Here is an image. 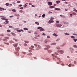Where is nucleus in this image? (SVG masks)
<instances>
[{"label": "nucleus", "instance_id": "obj_10", "mask_svg": "<svg viewBox=\"0 0 77 77\" xmlns=\"http://www.w3.org/2000/svg\"><path fill=\"white\" fill-rule=\"evenodd\" d=\"M1 20H8V19H6L5 18H2Z\"/></svg>", "mask_w": 77, "mask_h": 77}, {"label": "nucleus", "instance_id": "obj_43", "mask_svg": "<svg viewBox=\"0 0 77 77\" xmlns=\"http://www.w3.org/2000/svg\"><path fill=\"white\" fill-rule=\"evenodd\" d=\"M14 40H15L16 42H17L18 41V40L14 38Z\"/></svg>", "mask_w": 77, "mask_h": 77}, {"label": "nucleus", "instance_id": "obj_64", "mask_svg": "<svg viewBox=\"0 0 77 77\" xmlns=\"http://www.w3.org/2000/svg\"><path fill=\"white\" fill-rule=\"evenodd\" d=\"M20 30V32H21V31L22 32H24V31L23 29H21Z\"/></svg>", "mask_w": 77, "mask_h": 77}, {"label": "nucleus", "instance_id": "obj_33", "mask_svg": "<svg viewBox=\"0 0 77 77\" xmlns=\"http://www.w3.org/2000/svg\"><path fill=\"white\" fill-rule=\"evenodd\" d=\"M7 32H11V30H7Z\"/></svg>", "mask_w": 77, "mask_h": 77}, {"label": "nucleus", "instance_id": "obj_35", "mask_svg": "<svg viewBox=\"0 0 77 77\" xmlns=\"http://www.w3.org/2000/svg\"><path fill=\"white\" fill-rule=\"evenodd\" d=\"M12 35H13V36H15V33H12Z\"/></svg>", "mask_w": 77, "mask_h": 77}, {"label": "nucleus", "instance_id": "obj_8", "mask_svg": "<svg viewBox=\"0 0 77 77\" xmlns=\"http://www.w3.org/2000/svg\"><path fill=\"white\" fill-rule=\"evenodd\" d=\"M17 45H18V44H13V46H14V47H17Z\"/></svg>", "mask_w": 77, "mask_h": 77}, {"label": "nucleus", "instance_id": "obj_49", "mask_svg": "<svg viewBox=\"0 0 77 77\" xmlns=\"http://www.w3.org/2000/svg\"><path fill=\"white\" fill-rule=\"evenodd\" d=\"M5 44H7V45H9V44L8 43H4Z\"/></svg>", "mask_w": 77, "mask_h": 77}, {"label": "nucleus", "instance_id": "obj_56", "mask_svg": "<svg viewBox=\"0 0 77 77\" xmlns=\"http://www.w3.org/2000/svg\"><path fill=\"white\" fill-rule=\"evenodd\" d=\"M28 33H31V31H29Z\"/></svg>", "mask_w": 77, "mask_h": 77}, {"label": "nucleus", "instance_id": "obj_63", "mask_svg": "<svg viewBox=\"0 0 77 77\" xmlns=\"http://www.w3.org/2000/svg\"><path fill=\"white\" fill-rule=\"evenodd\" d=\"M42 35H44V36H45V34H44V33H43Z\"/></svg>", "mask_w": 77, "mask_h": 77}, {"label": "nucleus", "instance_id": "obj_7", "mask_svg": "<svg viewBox=\"0 0 77 77\" xmlns=\"http://www.w3.org/2000/svg\"><path fill=\"white\" fill-rule=\"evenodd\" d=\"M38 48H37V50H39V49H41V46H39V45H38Z\"/></svg>", "mask_w": 77, "mask_h": 77}, {"label": "nucleus", "instance_id": "obj_11", "mask_svg": "<svg viewBox=\"0 0 77 77\" xmlns=\"http://www.w3.org/2000/svg\"><path fill=\"white\" fill-rule=\"evenodd\" d=\"M48 51V53H51L52 51L51 50H49Z\"/></svg>", "mask_w": 77, "mask_h": 77}, {"label": "nucleus", "instance_id": "obj_36", "mask_svg": "<svg viewBox=\"0 0 77 77\" xmlns=\"http://www.w3.org/2000/svg\"><path fill=\"white\" fill-rule=\"evenodd\" d=\"M17 3H21V2H20V1H19L17 2Z\"/></svg>", "mask_w": 77, "mask_h": 77}, {"label": "nucleus", "instance_id": "obj_21", "mask_svg": "<svg viewBox=\"0 0 77 77\" xmlns=\"http://www.w3.org/2000/svg\"><path fill=\"white\" fill-rule=\"evenodd\" d=\"M77 38H75L73 39L74 41V42H76L77 41Z\"/></svg>", "mask_w": 77, "mask_h": 77}, {"label": "nucleus", "instance_id": "obj_53", "mask_svg": "<svg viewBox=\"0 0 77 77\" xmlns=\"http://www.w3.org/2000/svg\"><path fill=\"white\" fill-rule=\"evenodd\" d=\"M51 13H52V12H51V11H49L48 12V13L49 14H51Z\"/></svg>", "mask_w": 77, "mask_h": 77}, {"label": "nucleus", "instance_id": "obj_57", "mask_svg": "<svg viewBox=\"0 0 77 77\" xmlns=\"http://www.w3.org/2000/svg\"><path fill=\"white\" fill-rule=\"evenodd\" d=\"M23 6V5H19V6H20V7H21V6Z\"/></svg>", "mask_w": 77, "mask_h": 77}, {"label": "nucleus", "instance_id": "obj_34", "mask_svg": "<svg viewBox=\"0 0 77 77\" xmlns=\"http://www.w3.org/2000/svg\"><path fill=\"white\" fill-rule=\"evenodd\" d=\"M29 53H32V51L29 50Z\"/></svg>", "mask_w": 77, "mask_h": 77}, {"label": "nucleus", "instance_id": "obj_45", "mask_svg": "<svg viewBox=\"0 0 77 77\" xmlns=\"http://www.w3.org/2000/svg\"><path fill=\"white\" fill-rule=\"evenodd\" d=\"M55 54H56V55H58V54H57V52H55Z\"/></svg>", "mask_w": 77, "mask_h": 77}, {"label": "nucleus", "instance_id": "obj_55", "mask_svg": "<svg viewBox=\"0 0 77 77\" xmlns=\"http://www.w3.org/2000/svg\"><path fill=\"white\" fill-rule=\"evenodd\" d=\"M45 50H48V48H45Z\"/></svg>", "mask_w": 77, "mask_h": 77}, {"label": "nucleus", "instance_id": "obj_48", "mask_svg": "<svg viewBox=\"0 0 77 77\" xmlns=\"http://www.w3.org/2000/svg\"><path fill=\"white\" fill-rule=\"evenodd\" d=\"M34 34H35V35H38V33L36 32H34Z\"/></svg>", "mask_w": 77, "mask_h": 77}, {"label": "nucleus", "instance_id": "obj_9", "mask_svg": "<svg viewBox=\"0 0 77 77\" xmlns=\"http://www.w3.org/2000/svg\"><path fill=\"white\" fill-rule=\"evenodd\" d=\"M55 10H57V11H60V9L56 8H54Z\"/></svg>", "mask_w": 77, "mask_h": 77}, {"label": "nucleus", "instance_id": "obj_47", "mask_svg": "<svg viewBox=\"0 0 77 77\" xmlns=\"http://www.w3.org/2000/svg\"><path fill=\"white\" fill-rule=\"evenodd\" d=\"M5 38H7V39H9V37H5Z\"/></svg>", "mask_w": 77, "mask_h": 77}, {"label": "nucleus", "instance_id": "obj_13", "mask_svg": "<svg viewBox=\"0 0 77 77\" xmlns=\"http://www.w3.org/2000/svg\"><path fill=\"white\" fill-rule=\"evenodd\" d=\"M56 43H51V45H56Z\"/></svg>", "mask_w": 77, "mask_h": 77}, {"label": "nucleus", "instance_id": "obj_51", "mask_svg": "<svg viewBox=\"0 0 77 77\" xmlns=\"http://www.w3.org/2000/svg\"><path fill=\"white\" fill-rule=\"evenodd\" d=\"M5 22H6V23H9V21L8 20H6L5 21Z\"/></svg>", "mask_w": 77, "mask_h": 77}, {"label": "nucleus", "instance_id": "obj_25", "mask_svg": "<svg viewBox=\"0 0 77 77\" xmlns=\"http://www.w3.org/2000/svg\"><path fill=\"white\" fill-rule=\"evenodd\" d=\"M57 49H58V50H60V47H57Z\"/></svg>", "mask_w": 77, "mask_h": 77}, {"label": "nucleus", "instance_id": "obj_16", "mask_svg": "<svg viewBox=\"0 0 77 77\" xmlns=\"http://www.w3.org/2000/svg\"><path fill=\"white\" fill-rule=\"evenodd\" d=\"M50 8H55V7L53 6H50L49 7Z\"/></svg>", "mask_w": 77, "mask_h": 77}, {"label": "nucleus", "instance_id": "obj_39", "mask_svg": "<svg viewBox=\"0 0 77 77\" xmlns=\"http://www.w3.org/2000/svg\"><path fill=\"white\" fill-rule=\"evenodd\" d=\"M10 18H12V17H14V16H10L9 17Z\"/></svg>", "mask_w": 77, "mask_h": 77}, {"label": "nucleus", "instance_id": "obj_29", "mask_svg": "<svg viewBox=\"0 0 77 77\" xmlns=\"http://www.w3.org/2000/svg\"><path fill=\"white\" fill-rule=\"evenodd\" d=\"M12 11H13V12H16V11L15 9L12 10Z\"/></svg>", "mask_w": 77, "mask_h": 77}, {"label": "nucleus", "instance_id": "obj_5", "mask_svg": "<svg viewBox=\"0 0 77 77\" xmlns=\"http://www.w3.org/2000/svg\"><path fill=\"white\" fill-rule=\"evenodd\" d=\"M48 5L49 6H51L52 5V2H48Z\"/></svg>", "mask_w": 77, "mask_h": 77}, {"label": "nucleus", "instance_id": "obj_26", "mask_svg": "<svg viewBox=\"0 0 77 77\" xmlns=\"http://www.w3.org/2000/svg\"><path fill=\"white\" fill-rule=\"evenodd\" d=\"M73 47H75V48H77V46L76 45H74Z\"/></svg>", "mask_w": 77, "mask_h": 77}, {"label": "nucleus", "instance_id": "obj_19", "mask_svg": "<svg viewBox=\"0 0 77 77\" xmlns=\"http://www.w3.org/2000/svg\"><path fill=\"white\" fill-rule=\"evenodd\" d=\"M53 35H54V36H57V35H56V34L55 33H54L53 34Z\"/></svg>", "mask_w": 77, "mask_h": 77}, {"label": "nucleus", "instance_id": "obj_24", "mask_svg": "<svg viewBox=\"0 0 77 77\" xmlns=\"http://www.w3.org/2000/svg\"><path fill=\"white\" fill-rule=\"evenodd\" d=\"M6 6H9V4L8 3H7L5 4Z\"/></svg>", "mask_w": 77, "mask_h": 77}, {"label": "nucleus", "instance_id": "obj_28", "mask_svg": "<svg viewBox=\"0 0 77 77\" xmlns=\"http://www.w3.org/2000/svg\"><path fill=\"white\" fill-rule=\"evenodd\" d=\"M45 14H43L42 16V17H45Z\"/></svg>", "mask_w": 77, "mask_h": 77}, {"label": "nucleus", "instance_id": "obj_42", "mask_svg": "<svg viewBox=\"0 0 77 77\" xmlns=\"http://www.w3.org/2000/svg\"><path fill=\"white\" fill-rule=\"evenodd\" d=\"M69 66V67H70L71 66V64H69L68 65Z\"/></svg>", "mask_w": 77, "mask_h": 77}, {"label": "nucleus", "instance_id": "obj_40", "mask_svg": "<svg viewBox=\"0 0 77 77\" xmlns=\"http://www.w3.org/2000/svg\"><path fill=\"white\" fill-rule=\"evenodd\" d=\"M54 19V18L53 17H51V20H53Z\"/></svg>", "mask_w": 77, "mask_h": 77}, {"label": "nucleus", "instance_id": "obj_2", "mask_svg": "<svg viewBox=\"0 0 77 77\" xmlns=\"http://www.w3.org/2000/svg\"><path fill=\"white\" fill-rule=\"evenodd\" d=\"M56 26L57 27H61L62 25L61 24H56Z\"/></svg>", "mask_w": 77, "mask_h": 77}, {"label": "nucleus", "instance_id": "obj_37", "mask_svg": "<svg viewBox=\"0 0 77 77\" xmlns=\"http://www.w3.org/2000/svg\"><path fill=\"white\" fill-rule=\"evenodd\" d=\"M47 48H50V46L49 45H47Z\"/></svg>", "mask_w": 77, "mask_h": 77}, {"label": "nucleus", "instance_id": "obj_6", "mask_svg": "<svg viewBox=\"0 0 77 77\" xmlns=\"http://www.w3.org/2000/svg\"><path fill=\"white\" fill-rule=\"evenodd\" d=\"M15 50L16 51H19L20 50V48L17 47V48H15Z\"/></svg>", "mask_w": 77, "mask_h": 77}, {"label": "nucleus", "instance_id": "obj_17", "mask_svg": "<svg viewBox=\"0 0 77 77\" xmlns=\"http://www.w3.org/2000/svg\"><path fill=\"white\" fill-rule=\"evenodd\" d=\"M35 24H37V25H39V23L38 22H35Z\"/></svg>", "mask_w": 77, "mask_h": 77}, {"label": "nucleus", "instance_id": "obj_52", "mask_svg": "<svg viewBox=\"0 0 77 77\" xmlns=\"http://www.w3.org/2000/svg\"><path fill=\"white\" fill-rule=\"evenodd\" d=\"M0 36H4V35H0Z\"/></svg>", "mask_w": 77, "mask_h": 77}, {"label": "nucleus", "instance_id": "obj_27", "mask_svg": "<svg viewBox=\"0 0 77 77\" xmlns=\"http://www.w3.org/2000/svg\"><path fill=\"white\" fill-rule=\"evenodd\" d=\"M56 2H57V4H59V3H60V1H56Z\"/></svg>", "mask_w": 77, "mask_h": 77}, {"label": "nucleus", "instance_id": "obj_18", "mask_svg": "<svg viewBox=\"0 0 77 77\" xmlns=\"http://www.w3.org/2000/svg\"><path fill=\"white\" fill-rule=\"evenodd\" d=\"M55 55H54V54H53L52 55V56H53L54 57H54H55V58H57V57H56L55 56Z\"/></svg>", "mask_w": 77, "mask_h": 77}, {"label": "nucleus", "instance_id": "obj_20", "mask_svg": "<svg viewBox=\"0 0 77 77\" xmlns=\"http://www.w3.org/2000/svg\"><path fill=\"white\" fill-rule=\"evenodd\" d=\"M65 44H66V43H64L63 45H62L61 46V47H63V46H64V45H65Z\"/></svg>", "mask_w": 77, "mask_h": 77}, {"label": "nucleus", "instance_id": "obj_46", "mask_svg": "<svg viewBox=\"0 0 77 77\" xmlns=\"http://www.w3.org/2000/svg\"><path fill=\"white\" fill-rule=\"evenodd\" d=\"M74 11H75V12H77V10H76L75 9H74V10H73Z\"/></svg>", "mask_w": 77, "mask_h": 77}, {"label": "nucleus", "instance_id": "obj_14", "mask_svg": "<svg viewBox=\"0 0 77 77\" xmlns=\"http://www.w3.org/2000/svg\"><path fill=\"white\" fill-rule=\"evenodd\" d=\"M32 53H29V54H27V55H28V56H32Z\"/></svg>", "mask_w": 77, "mask_h": 77}, {"label": "nucleus", "instance_id": "obj_4", "mask_svg": "<svg viewBox=\"0 0 77 77\" xmlns=\"http://www.w3.org/2000/svg\"><path fill=\"white\" fill-rule=\"evenodd\" d=\"M54 23V21L52 20H50L49 21V22H48V23L49 24H50V23Z\"/></svg>", "mask_w": 77, "mask_h": 77}, {"label": "nucleus", "instance_id": "obj_15", "mask_svg": "<svg viewBox=\"0 0 77 77\" xmlns=\"http://www.w3.org/2000/svg\"><path fill=\"white\" fill-rule=\"evenodd\" d=\"M40 31H43V30H44V29L42 28H41L40 29H39Z\"/></svg>", "mask_w": 77, "mask_h": 77}, {"label": "nucleus", "instance_id": "obj_3", "mask_svg": "<svg viewBox=\"0 0 77 77\" xmlns=\"http://www.w3.org/2000/svg\"><path fill=\"white\" fill-rule=\"evenodd\" d=\"M49 41L48 40H45L44 41V42H45V43H46V44H47V42H49Z\"/></svg>", "mask_w": 77, "mask_h": 77}, {"label": "nucleus", "instance_id": "obj_1", "mask_svg": "<svg viewBox=\"0 0 77 77\" xmlns=\"http://www.w3.org/2000/svg\"><path fill=\"white\" fill-rule=\"evenodd\" d=\"M57 53H60V54H63V53L64 52L63 51L61 50H59L58 51H57Z\"/></svg>", "mask_w": 77, "mask_h": 77}, {"label": "nucleus", "instance_id": "obj_32", "mask_svg": "<svg viewBox=\"0 0 77 77\" xmlns=\"http://www.w3.org/2000/svg\"><path fill=\"white\" fill-rule=\"evenodd\" d=\"M71 38H72L73 39H74V38H75L74 36H71Z\"/></svg>", "mask_w": 77, "mask_h": 77}, {"label": "nucleus", "instance_id": "obj_54", "mask_svg": "<svg viewBox=\"0 0 77 77\" xmlns=\"http://www.w3.org/2000/svg\"><path fill=\"white\" fill-rule=\"evenodd\" d=\"M22 53H23V54H26V52H22Z\"/></svg>", "mask_w": 77, "mask_h": 77}, {"label": "nucleus", "instance_id": "obj_61", "mask_svg": "<svg viewBox=\"0 0 77 77\" xmlns=\"http://www.w3.org/2000/svg\"><path fill=\"white\" fill-rule=\"evenodd\" d=\"M59 40H60V38H58L57 39V41H59Z\"/></svg>", "mask_w": 77, "mask_h": 77}, {"label": "nucleus", "instance_id": "obj_31", "mask_svg": "<svg viewBox=\"0 0 77 77\" xmlns=\"http://www.w3.org/2000/svg\"><path fill=\"white\" fill-rule=\"evenodd\" d=\"M23 29H24V30H28V29H27V28H24Z\"/></svg>", "mask_w": 77, "mask_h": 77}, {"label": "nucleus", "instance_id": "obj_44", "mask_svg": "<svg viewBox=\"0 0 77 77\" xmlns=\"http://www.w3.org/2000/svg\"><path fill=\"white\" fill-rule=\"evenodd\" d=\"M47 38H50V36H47Z\"/></svg>", "mask_w": 77, "mask_h": 77}, {"label": "nucleus", "instance_id": "obj_30", "mask_svg": "<svg viewBox=\"0 0 77 77\" xmlns=\"http://www.w3.org/2000/svg\"><path fill=\"white\" fill-rule=\"evenodd\" d=\"M41 28H42V27H38L37 28L38 29H41Z\"/></svg>", "mask_w": 77, "mask_h": 77}, {"label": "nucleus", "instance_id": "obj_50", "mask_svg": "<svg viewBox=\"0 0 77 77\" xmlns=\"http://www.w3.org/2000/svg\"><path fill=\"white\" fill-rule=\"evenodd\" d=\"M65 34V35H69V34H68V33H66Z\"/></svg>", "mask_w": 77, "mask_h": 77}, {"label": "nucleus", "instance_id": "obj_59", "mask_svg": "<svg viewBox=\"0 0 77 77\" xmlns=\"http://www.w3.org/2000/svg\"><path fill=\"white\" fill-rule=\"evenodd\" d=\"M28 4L27 3H26V4H25V6H27V5H28Z\"/></svg>", "mask_w": 77, "mask_h": 77}, {"label": "nucleus", "instance_id": "obj_41", "mask_svg": "<svg viewBox=\"0 0 77 77\" xmlns=\"http://www.w3.org/2000/svg\"><path fill=\"white\" fill-rule=\"evenodd\" d=\"M9 27L10 28H13V27H12V26H9Z\"/></svg>", "mask_w": 77, "mask_h": 77}, {"label": "nucleus", "instance_id": "obj_38", "mask_svg": "<svg viewBox=\"0 0 77 77\" xmlns=\"http://www.w3.org/2000/svg\"><path fill=\"white\" fill-rule=\"evenodd\" d=\"M17 32H21L20 30H17Z\"/></svg>", "mask_w": 77, "mask_h": 77}, {"label": "nucleus", "instance_id": "obj_23", "mask_svg": "<svg viewBox=\"0 0 77 77\" xmlns=\"http://www.w3.org/2000/svg\"><path fill=\"white\" fill-rule=\"evenodd\" d=\"M24 42H25L26 43H29V41H24Z\"/></svg>", "mask_w": 77, "mask_h": 77}, {"label": "nucleus", "instance_id": "obj_58", "mask_svg": "<svg viewBox=\"0 0 77 77\" xmlns=\"http://www.w3.org/2000/svg\"><path fill=\"white\" fill-rule=\"evenodd\" d=\"M56 23H59V21H56Z\"/></svg>", "mask_w": 77, "mask_h": 77}, {"label": "nucleus", "instance_id": "obj_60", "mask_svg": "<svg viewBox=\"0 0 77 77\" xmlns=\"http://www.w3.org/2000/svg\"><path fill=\"white\" fill-rule=\"evenodd\" d=\"M20 9H23V7H21L20 8Z\"/></svg>", "mask_w": 77, "mask_h": 77}, {"label": "nucleus", "instance_id": "obj_22", "mask_svg": "<svg viewBox=\"0 0 77 77\" xmlns=\"http://www.w3.org/2000/svg\"><path fill=\"white\" fill-rule=\"evenodd\" d=\"M63 23H64V24H68V22H63Z\"/></svg>", "mask_w": 77, "mask_h": 77}, {"label": "nucleus", "instance_id": "obj_62", "mask_svg": "<svg viewBox=\"0 0 77 77\" xmlns=\"http://www.w3.org/2000/svg\"><path fill=\"white\" fill-rule=\"evenodd\" d=\"M74 35H75V36H77V34H73Z\"/></svg>", "mask_w": 77, "mask_h": 77}, {"label": "nucleus", "instance_id": "obj_12", "mask_svg": "<svg viewBox=\"0 0 77 77\" xmlns=\"http://www.w3.org/2000/svg\"><path fill=\"white\" fill-rule=\"evenodd\" d=\"M2 9H3V10H5V9L3 8H0V11H2Z\"/></svg>", "mask_w": 77, "mask_h": 77}]
</instances>
